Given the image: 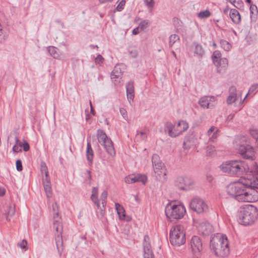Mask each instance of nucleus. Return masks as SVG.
Returning <instances> with one entry per match:
<instances>
[{"label": "nucleus", "mask_w": 258, "mask_h": 258, "mask_svg": "<svg viewBox=\"0 0 258 258\" xmlns=\"http://www.w3.org/2000/svg\"><path fill=\"white\" fill-rule=\"evenodd\" d=\"M242 181L230 184L227 187V194L239 202L252 203L258 201V178L253 175L244 177Z\"/></svg>", "instance_id": "f257e3e1"}, {"label": "nucleus", "mask_w": 258, "mask_h": 258, "mask_svg": "<svg viewBox=\"0 0 258 258\" xmlns=\"http://www.w3.org/2000/svg\"><path fill=\"white\" fill-rule=\"evenodd\" d=\"M222 171L232 175L237 176H243V178L241 179L242 181L244 177L248 176V178L251 177L253 175L256 176L258 174V167L256 166L253 169L250 167L247 163L240 160H232L226 162L222 164L220 166Z\"/></svg>", "instance_id": "f03ea898"}, {"label": "nucleus", "mask_w": 258, "mask_h": 258, "mask_svg": "<svg viewBox=\"0 0 258 258\" xmlns=\"http://www.w3.org/2000/svg\"><path fill=\"white\" fill-rule=\"evenodd\" d=\"M210 247L217 256L225 257L229 254L228 241L225 235L217 234L212 237Z\"/></svg>", "instance_id": "7ed1b4c3"}, {"label": "nucleus", "mask_w": 258, "mask_h": 258, "mask_svg": "<svg viewBox=\"0 0 258 258\" xmlns=\"http://www.w3.org/2000/svg\"><path fill=\"white\" fill-rule=\"evenodd\" d=\"M238 217L241 224L245 226L250 225L257 219L258 210L252 205H245L240 208Z\"/></svg>", "instance_id": "20e7f679"}, {"label": "nucleus", "mask_w": 258, "mask_h": 258, "mask_svg": "<svg viewBox=\"0 0 258 258\" xmlns=\"http://www.w3.org/2000/svg\"><path fill=\"white\" fill-rule=\"evenodd\" d=\"M238 151L243 158L251 161L254 160V149L251 145L250 139L248 137L243 136L240 138Z\"/></svg>", "instance_id": "39448f33"}, {"label": "nucleus", "mask_w": 258, "mask_h": 258, "mask_svg": "<svg viewBox=\"0 0 258 258\" xmlns=\"http://www.w3.org/2000/svg\"><path fill=\"white\" fill-rule=\"evenodd\" d=\"M165 212L169 219H180L184 216L186 210L182 204H177L175 202H171L167 205Z\"/></svg>", "instance_id": "423d86ee"}, {"label": "nucleus", "mask_w": 258, "mask_h": 258, "mask_svg": "<svg viewBox=\"0 0 258 258\" xmlns=\"http://www.w3.org/2000/svg\"><path fill=\"white\" fill-rule=\"evenodd\" d=\"M169 240L171 244L179 246L185 243L186 241L185 233L183 227L180 225L172 227L169 233Z\"/></svg>", "instance_id": "0eeeda50"}, {"label": "nucleus", "mask_w": 258, "mask_h": 258, "mask_svg": "<svg viewBox=\"0 0 258 258\" xmlns=\"http://www.w3.org/2000/svg\"><path fill=\"white\" fill-rule=\"evenodd\" d=\"M98 142L104 147L106 152L111 156L115 155L113 143L111 140L108 138L105 133L101 130H98L97 132Z\"/></svg>", "instance_id": "6e6552de"}, {"label": "nucleus", "mask_w": 258, "mask_h": 258, "mask_svg": "<svg viewBox=\"0 0 258 258\" xmlns=\"http://www.w3.org/2000/svg\"><path fill=\"white\" fill-rule=\"evenodd\" d=\"M175 185L180 190H188L195 185V180L188 176H179L175 180Z\"/></svg>", "instance_id": "1a4fd4ad"}, {"label": "nucleus", "mask_w": 258, "mask_h": 258, "mask_svg": "<svg viewBox=\"0 0 258 258\" xmlns=\"http://www.w3.org/2000/svg\"><path fill=\"white\" fill-rule=\"evenodd\" d=\"M190 209L198 213L206 212L208 210V207L205 201L200 198H195L190 202Z\"/></svg>", "instance_id": "9d476101"}, {"label": "nucleus", "mask_w": 258, "mask_h": 258, "mask_svg": "<svg viewBox=\"0 0 258 258\" xmlns=\"http://www.w3.org/2000/svg\"><path fill=\"white\" fill-rule=\"evenodd\" d=\"M155 173L156 179L162 182H164L167 180V169L163 163L160 164H156L153 166Z\"/></svg>", "instance_id": "9b49d317"}, {"label": "nucleus", "mask_w": 258, "mask_h": 258, "mask_svg": "<svg viewBox=\"0 0 258 258\" xmlns=\"http://www.w3.org/2000/svg\"><path fill=\"white\" fill-rule=\"evenodd\" d=\"M144 249V258H154V255L151 249L150 237L148 235L144 236L143 243Z\"/></svg>", "instance_id": "f8f14e48"}, {"label": "nucleus", "mask_w": 258, "mask_h": 258, "mask_svg": "<svg viewBox=\"0 0 258 258\" xmlns=\"http://www.w3.org/2000/svg\"><path fill=\"white\" fill-rule=\"evenodd\" d=\"M190 247L194 253H199L203 249V243L201 239L198 236H194L190 242Z\"/></svg>", "instance_id": "ddd939ff"}, {"label": "nucleus", "mask_w": 258, "mask_h": 258, "mask_svg": "<svg viewBox=\"0 0 258 258\" xmlns=\"http://www.w3.org/2000/svg\"><path fill=\"white\" fill-rule=\"evenodd\" d=\"M212 226L209 223H202L198 227V231L200 234L203 236H208L212 232Z\"/></svg>", "instance_id": "4468645a"}, {"label": "nucleus", "mask_w": 258, "mask_h": 258, "mask_svg": "<svg viewBox=\"0 0 258 258\" xmlns=\"http://www.w3.org/2000/svg\"><path fill=\"white\" fill-rule=\"evenodd\" d=\"M126 96L128 101L133 100L135 97L134 84L133 81H130L126 84Z\"/></svg>", "instance_id": "2eb2a0df"}, {"label": "nucleus", "mask_w": 258, "mask_h": 258, "mask_svg": "<svg viewBox=\"0 0 258 258\" xmlns=\"http://www.w3.org/2000/svg\"><path fill=\"white\" fill-rule=\"evenodd\" d=\"M53 228L54 230L56 231V233L55 235H62V221L60 217H56L55 219H54V221L53 223Z\"/></svg>", "instance_id": "dca6fc26"}, {"label": "nucleus", "mask_w": 258, "mask_h": 258, "mask_svg": "<svg viewBox=\"0 0 258 258\" xmlns=\"http://www.w3.org/2000/svg\"><path fill=\"white\" fill-rule=\"evenodd\" d=\"M188 123L186 121L180 120L175 129V131L176 132V134H177V136L186 131L188 129Z\"/></svg>", "instance_id": "f3484780"}, {"label": "nucleus", "mask_w": 258, "mask_h": 258, "mask_svg": "<svg viewBox=\"0 0 258 258\" xmlns=\"http://www.w3.org/2000/svg\"><path fill=\"white\" fill-rule=\"evenodd\" d=\"M122 76V72L119 65H116L111 73L110 77L113 81H117V79H120Z\"/></svg>", "instance_id": "a211bd4d"}, {"label": "nucleus", "mask_w": 258, "mask_h": 258, "mask_svg": "<svg viewBox=\"0 0 258 258\" xmlns=\"http://www.w3.org/2000/svg\"><path fill=\"white\" fill-rule=\"evenodd\" d=\"M232 22L235 24H239L241 22V16L236 9H231L229 14Z\"/></svg>", "instance_id": "6ab92c4d"}, {"label": "nucleus", "mask_w": 258, "mask_h": 258, "mask_svg": "<svg viewBox=\"0 0 258 258\" xmlns=\"http://www.w3.org/2000/svg\"><path fill=\"white\" fill-rule=\"evenodd\" d=\"M55 240L57 251L59 255H61L64 249L63 243L62 235H55Z\"/></svg>", "instance_id": "aec40b11"}, {"label": "nucleus", "mask_w": 258, "mask_h": 258, "mask_svg": "<svg viewBox=\"0 0 258 258\" xmlns=\"http://www.w3.org/2000/svg\"><path fill=\"white\" fill-rule=\"evenodd\" d=\"M214 98L213 96H203L200 99L199 104L204 108H209L210 107V102Z\"/></svg>", "instance_id": "412c9836"}, {"label": "nucleus", "mask_w": 258, "mask_h": 258, "mask_svg": "<svg viewBox=\"0 0 258 258\" xmlns=\"http://www.w3.org/2000/svg\"><path fill=\"white\" fill-rule=\"evenodd\" d=\"M174 128V125L170 122H167L165 124V131L168 132V135L172 138H175L177 137V134H176V132L174 130L173 131V130Z\"/></svg>", "instance_id": "4be33fe9"}, {"label": "nucleus", "mask_w": 258, "mask_h": 258, "mask_svg": "<svg viewBox=\"0 0 258 258\" xmlns=\"http://www.w3.org/2000/svg\"><path fill=\"white\" fill-rule=\"evenodd\" d=\"M86 157L89 164L92 165L94 157V152L90 142H88L87 145Z\"/></svg>", "instance_id": "5701e85b"}, {"label": "nucleus", "mask_w": 258, "mask_h": 258, "mask_svg": "<svg viewBox=\"0 0 258 258\" xmlns=\"http://www.w3.org/2000/svg\"><path fill=\"white\" fill-rule=\"evenodd\" d=\"M47 51L50 55L54 58L60 59V54L59 49L54 46H49L47 48Z\"/></svg>", "instance_id": "b1692460"}, {"label": "nucleus", "mask_w": 258, "mask_h": 258, "mask_svg": "<svg viewBox=\"0 0 258 258\" xmlns=\"http://www.w3.org/2000/svg\"><path fill=\"white\" fill-rule=\"evenodd\" d=\"M221 58V53L220 51L219 50H215V51H214L212 55V59L214 64L216 67H220L221 64L219 62V60L220 61Z\"/></svg>", "instance_id": "393cba45"}, {"label": "nucleus", "mask_w": 258, "mask_h": 258, "mask_svg": "<svg viewBox=\"0 0 258 258\" xmlns=\"http://www.w3.org/2000/svg\"><path fill=\"white\" fill-rule=\"evenodd\" d=\"M115 207L119 219L121 220H125V211L124 208L119 203H115Z\"/></svg>", "instance_id": "a878e982"}, {"label": "nucleus", "mask_w": 258, "mask_h": 258, "mask_svg": "<svg viewBox=\"0 0 258 258\" xmlns=\"http://www.w3.org/2000/svg\"><path fill=\"white\" fill-rule=\"evenodd\" d=\"M192 45L195 47L194 53L202 57L205 54V50L203 46L196 42H193Z\"/></svg>", "instance_id": "bb28decb"}, {"label": "nucleus", "mask_w": 258, "mask_h": 258, "mask_svg": "<svg viewBox=\"0 0 258 258\" xmlns=\"http://www.w3.org/2000/svg\"><path fill=\"white\" fill-rule=\"evenodd\" d=\"M15 141L17 145H18L20 147H23V150L25 152H27L30 149V146L29 143L26 141L25 140H24V143H22L19 140V138L16 137L15 138Z\"/></svg>", "instance_id": "cd10ccee"}, {"label": "nucleus", "mask_w": 258, "mask_h": 258, "mask_svg": "<svg viewBox=\"0 0 258 258\" xmlns=\"http://www.w3.org/2000/svg\"><path fill=\"white\" fill-rule=\"evenodd\" d=\"M249 133L250 136L255 140V143L258 147V128L255 127L250 128Z\"/></svg>", "instance_id": "c85d7f7f"}, {"label": "nucleus", "mask_w": 258, "mask_h": 258, "mask_svg": "<svg viewBox=\"0 0 258 258\" xmlns=\"http://www.w3.org/2000/svg\"><path fill=\"white\" fill-rule=\"evenodd\" d=\"M218 130L216 129V127L214 126H212L207 132V135L208 136H212L211 139H215L217 137V132Z\"/></svg>", "instance_id": "c756f323"}, {"label": "nucleus", "mask_w": 258, "mask_h": 258, "mask_svg": "<svg viewBox=\"0 0 258 258\" xmlns=\"http://www.w3.org/2000/svg\"><path fill=\"white\" fill-rule=\"evenodd\" d=\"M220 44L222 48H223L225 51H228L231 48V45L227 41L221 39L220 41Z\"/></svg>", "instance_id": "7c9ffc66"}, {"label": "nucleus", "mask_w": 258, "mask_h": 258, "mask_svg": "<svg viewBox=\"0 0 258 258\" xmlns=\"http://www.w3.org/2000/svg\"><path fill=\"white\" fill-rule=\"evenodd\" d=\"M136 179L137 182H141L143 184H145L147 181V177L145 174H135Z\"/></svg>", "instance_id": "2f4dec72"}, {"label": "nucleus", "mask_w": 258, "mask_h": 258, "mask_svg": "<svg viewBox=\"0 0 258 258\" xmlns=\"http://www.w3.org/2000/svg\"><path fill=\"white\" fill-rule=\"evenodd\" d=\"M128 52L130 56L133 58H136L138 55V51L134 46H130L128 48Z\"/></svg>", "instance_id": "473e14b6"}, {"label": "nucleus", "mask_w": 258, "mask_h": 258, "mask_svg": "<svg viewBox=\"0 0 258 258\" xmlns=\"http://www.w3.org/2000/svg\"><path fill=\"white\" fill-rule=\"evenodd\" d=\"M169 45L172 47L173 45L177 41H179V37L176 34L171 35L169 38Z\"/></svg>", "instance_id": "72a5a7b5"}, {"label": "nucleus", "mask_w": 258, "mask_h": 258, "mask_svg": "<svg viewBox=\"0 0 258 258\" xmlns=\"http://www.w3.org/2000/svg\"><path fill=\"white\" fill-rule=\"evenodd\" d=\"M250 17L252 18V17L255 18L256 17L257 15V9L256 5L251 4L250 6Z\"/></svg>", "instance_id": "f704fd0d"}, {"label": "nucleus", "mask_w": 258, "mask_h": 258, "mask_svg": "<svg viewBox=\"0 0 258 258\" xmlns=\"http://www.w3.org/2000/svg\"><path fill=\"white\" fill-rule=\"evenodd\" d=\"M46 196L47 198L51 197L52 195V190L51 184H43Z\"/></svg>", "instance_id": "c9c22d12"}, {"label": "nucleus", "mask_w": 258, "mask_h": 258, "mask_svg": "<svg viewBox=\"0 0 258 258\" xmlns=\"http://www.w3.org/2000/svg\"><path fill=\"white\" fill-rule=\"evenodd\" d=\"M152 162L153 166L156 165V164L161 165L162 161L160 160V158L158 155L154 154L152 156Z\"/></svg>", "instance_id": "e433bc0d"}, {"label": "nucleus", "mask_w": 258, "mask_h": 258, "mask_svg": "<svg viewBox=\"0 0 258 258\" xmlns=\"http://www.w3.org/2000/svg\"><path fill=\"white\" fill-rule=\"evenodd\" d=\"M230 3L238 9H241L243 7V3L241 0H232Z\"/></svg>", "instance_id": "4c0bfd02"}, {"label": "nucleus", "mask_w": 258, "mask_h": 258, "mask_svg": "<svg viewBox=\"0 0 258 258\" xmlns=\"http://www.w3.org/2000/svg\"><path fill=\"white\" fill-rule=\"evenodd\" d=\"M40 170L42 175L44 174L45 176L48 175V171L47 166L44 162H41L40 164Z\"/></svg>", "instance_id": "58836bf2"}, {"label": "nucleus", "mask_w": 258, "mask_h": 258, "mask_svg": "<svg viewBox=\"0 0 258 258\" xmlns=\"http://www.w3.org/2000/svg\"><path fill=\"white\" fill-rule=\"evenodd\" d=\"M125 182L127 183H134L137 182L135 174L129 175L125 178Z\"/></svg>", "instance_id": "ea45409f"}, {"label": "nucleus", "mask_w": 258, "mask_h": 258, "mask_svg": "<svg viewBox=\"0 0 258 258\" xmlns=\"http://www.w3.org/2000/svg\"><path fill=\"white\" fill-rule=\"evenodd\" d=\"M7 34L5 30L2 28L1 24L0 23V42L2 43L5 41L7 38Z\"/></svg>", "instance_id": "a19ab883"}, {"label": "nucleus", "mask_w": 258, "mask_h": 258, "mask_svg": "<svg viewBox=\"0 0 258 258\" xmlns=\"http://www.w3.org/2000/svg\"><path fill=\"white\" fill-rule=\"evenodd\" d=\"M15 214V209L11 206H9L8 209V211L6 213L7 217L6 219L8 221H10V217H11Z\"/></svg>", "instance_id": "79ce46f5"}, {"label": "nucleus", "mask_w": 258, "mask_h": 258, "mask_svg": "<svg viewBox=\"0 0 258 258\" xmlns=\"http://www.w3.org/2000/svg\"><path fill=\"white\" fill-rule=\"evenodd\" d=\"M52 207L53 211V218L55 219L56 217H59L58 205L56 203H54L52 205Z\"/></svg>", "instance_id": "37998d69"}, {"label": "nucleus", "mask_w": 258, "mask_h": 258, "mask_svg": "<svg viewBox=\"0 0 258 258\" xmlns=\"http://www.w3.org/2000/svg\"><path fill=\"white\" fill-rule=\"evenodd\" d=\"M236 100L237 96L229 94V95L228 96L227 98L226 102L228 105H230L232 104L233 103L235 102Z\"/></svg>", "instance_id": "c03bdc74"}, {"label": "nucleus", "mask_w": 258, "mask_h": 258, "mask_svg": "<svg viewBox=\"0 0 258 258\" xmlns=\"http://www.w3.org/2000/svg\"><path fill=\"white\" fill-rule=\"evenodd\" d=\"M210 15L211 13L209 10L200 12L198 14L199 17L201 18H208L210 17Z\"/></svg>", "instance_id": "a18cd8bd"}, {"label": "nucleus", "mask_w": 258, "mask_h": 258, "mask_svg": "<svg viewBox=\"0 0 258 258\" xmlns=\"http://www.w3.org/2000/svg\"><path fill=\"white\" fill-rule=\"evenodd\" d=\"M257 88H258V84L257 83L253 84V85H252L250 86L247 94H246V96L245 97V98L248 96V95H249V94H251L254 93V91L257 89Z\"/></svg>", "instance_id": "49530a36"}, {"label": "nucleus", "mask_w": 258, "mask_h": 258, "mask_svg": "<svg viewBox=\"0 0 258 258\" xmlns=\"http://www.w3.org/2000/svg\"><path fill=\"white\" fill-rule=\"evenodd\" d=\"M107 197V192L106 191H103L100 196V199L102 201V204L103 207L106 205V200Z\"/></svg>", "instance_id": "de8ad7c7"}, {"label": "nucleus", "mask_w": 258, "mask_h": 258, "mask_svg": "<svg viewBox=\"0 0 258 258\" xmlns=\"http://www.w3.org/2000/svg\"><path fill=\"white\" fill-rule=\"evenodd\" d=\"M91 199L93 203L96 205L98 208H100V204L99 201L98 199L97 196H94V195H92L91 196Z\"/></svg>", "instance_id": "09e8293b"}, {"label": "nucleus", "mask_w": 258, "mask_h": 258, "mask_svg": "<svg viewBox=\"0 0 258 258\" xmlns=\"http://www.w3.org/2000/svg\"><path fill=\"white\" fill-rule=\"evenodd\" d=\"M125 4V0H121L120 3L118 4V5L117 6L116 9L118 11H121L124 9V7Z\"/></svg>", "instance_id": "8fccbe9b"}, {"label": "nucleus", "mask_w": 258, "mask_h": 258, "mask_svg": "<svg viewBox=\"0 0 258 258\" xmlns=\"http://www.w3.org/2000/svg\"><path fill=\"white\" fill-rule=\"evenodd\" d=\"M219 62L221 64L220 67H223V68H226L228 66V60L226 58H221L220 59V61L219 60Z\"/></svg>", "instance_id": "3c124183"}, {"label": "nucleus", "mask_w": 258, "mask_h": 258, "mask_svg": "<svg viewBox=\"0 0 258 258\" xmlns=\"http://www.w3.org/2000/svg\"><path fill=\"white\" fill-rule=\"evenodd\" d=\"M16 169L18 171H21L23 169L22 161L20 159L17 160L16 162Z\"/></svg>", "instance_id": "603ef678"}, {"label": "nucleus", "mask_w": 258, "mask_h": 258, "mask_svg": "<svg viewBox=\"0 0 258 258\" xmlns=\"http://www.w3.org/2000/svg\"><path fill=\"white\" fill-rule=\"evenodd\" d=\"M119 111H120V114L122 116L123 118L125 120H127L128 117H127V114L126 110L123 108H120L119 109Z\"/></svg>", "instance_id": "864d4df0"}, {"label": "nucleus", "mask_w": 258, "mask_h": 258, "mask_svg": "<svg viewBox=\"0 0 258 258\" xmlns=\"http://www.w3.org/2000/svg\"><path fill=\"white\" fill-rule=\"evenodd\" d=\"M149 25L148 20H144L140 22V27L141 30H144Z\"/></svg>", "instance_id": "5fc2aeb1"}, {"label": "nucleus", "mask_w": 258, "mask_h": 258, "mask_svg": "<svg viewBox=\"0 0 258 258\" xmlns=\"http://www.w3.org/2000/svg\"><path fill=\"white\" fill-rule=\"evenodd\" d=\"M43 184H51L50 178L48 175L45 176V177L42 178Z\"/></svg>", "instance_id": "6e6d98bb"}, {"label": "nucleus", "mask_w": 258, "mask_h": 258, "mask_svg": "<svg viewBox=\"0 0 258 258\" xmlns=\"http://www.w3.org/2000/svg\"><path fill=\"white\" fill-rule=\"evenodd\" d=\"M229 94L237 96V89L234 86H232L229 88Z\"/></svg>", "instance_id": "4d7b16f0"}, {"label": "nucleus", "mask_w": 258, "mask_h": 258, "mask_svg": "<svg viewBox=\"0 0 258 258\" xmlns=\"http://www.w3.org/2000/svg\"><path fill=\"white\" fill-rule=\"evenodd\" d=\"M145 3L146 5L150 8H153L154 6V0H145Z\"/></svg>", "instance_id": "13d9d810"}, {"label": "nucleus", "mask_w": 258, "mask_h": 258, "mask_svg": "<svg viewBox=\"0 0 258 258\" xmlns=\"http://www.w3.org/2000/svg\"><path fill=\"white\" fill-rule=\"evenodd\" d=\"M104 60V58L100 54H98L95 58V62L96 63H102Z\"/></svg>", "instance_id": "bf43d9fd"}, {"label": "nucleus", "mask_w": 258, "mask_h": 258, "mask_svg": "<svg viewBox=\"0 0 258 258\" xmlns=\"http://www.w3.org/2000/svg\"><path fill=\"white\" fill-rule=\"evenodd\" d=\"M27 244V242L26 240L24 239L22 241V242L20 243H18V246L21 247L22 249L25 248L26 247V245Z\"/></svg>", "instance_id": "052dcab7"}, {"label": "nucleus", "mask_w": 258, "mask_h": 258, "mask_svg": "<svg viewBox=\"0 0 258 258\" xmlns=\"http://www.w3.org/2000/svg\"><path fill=\"white\" fill-rule=\"evenodd\" d=\"M191 143H187V141H184L183 143V148L184 149H189L190 148Z\"/></svg>", "instance_id": "680f3d73"}, {"label": "nucleus", "mask_w": 258, "mask_h": 258, "mask_svg": "<svg viewBox=\"0 0 258 258\" xmlns=\"http://www.w3.org/2000/svg\"><path fill=\"white\" fill-rule=\"evenodd\" d=\"M13 151L15 152H19L21 151V149L20 148V146L16 144L13 147Z\"/></svg>", "instance_id": "e2e57ef3"}, {"label": "nucleus", "mask_w": 258, "mask_h": 258, "mask_svg": "<svg viewBox=\"0 0 258 258\" xmlns=\"http://www.w3.org/2000/svg\"><path fill=\"white\" fill-rule=\"evenodd\" d=\"M6 194V189L4 187H0V197H3Z\"/></svg>", "instance_id": "0e129e2a"}, {"label": "nucleus", "mask_w": 258, "mask_h": 258, "mask_svg": "<svg viewBox=\"0 0 258 258\" xmlns=\"http://www.w3.org/2000/svg\"><path fill=\"white\" fill-rule=\"evenodd\" d=\"M92 192V195H94V196H97V195H98V188L96 187H93Z\"/></svg>", "instance_id": "69168bd1"}, {"label": "nucleus", "mask_w": 258, "mask_h": 258, "mask_svg": "<svg viewBox=\"0 0 258 258\" xmlns=\"http://www.w3.org/2000/svg\"><path fill=\"white\" fill-rule=\"evenodd\" d=\"M132 33L134 35H137L139 33V28L137 27L135 29H134L132 31Z\"/></svg>", "instance_id": "338daca9"}, {"label": "nucleus", "mask_w": 258, "mask_h": 258, "mask_svg": "<svg viewBox=\"0 0 258 258\" xmlns=\"http://www.w3.org/2000/svg\"><path fill=\"white\" fill-rule=\"evenodd\" d=\"M235 114L234 113L230 114L227 117V120L231 121L234 117Z\"/></svg>", "instance_id": "774afa93"}]
</instances>
